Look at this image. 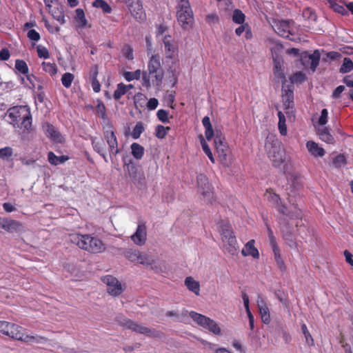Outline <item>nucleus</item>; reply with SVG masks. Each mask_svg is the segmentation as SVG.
<instances>
[{"label": "nucleus", "instance_id": "obj_1", "mask_svg": "<svg viewBox=\"0 0 353 353\" xmlns=\"http://www.w3.org/2000/svg\"><path fill=\"white\" fill-rule=\"evenodd\" d=\"M162 59L159 54H152L148 59L147 70L142 72V85L146 89L159 88L164 78Z\"/></svg>", "mask_w": 353, "mask_h": 353}, {"label": "nucleus", "instance_id": "obj_2", "mask_svg": "<svg viewBox=\"0 0 353 353\" xmlns=\"http://www.w3.org/2000/svg\"><path fill=\"white\" fill-rule=\"evenodd\" d=\"M6 117L10 119L9 123L15 128L22 130L23 132H30L32 130V118L30 108L28 105H16L10 108Z\"/></svg>", "mask_w": 353, "mask_h": 353}, {"label": "nucleus", "instance_id": "obj_3", "mask_svg": "<svg viewBox=\"0 0 353 353\" xmlns=\"http://www.w3.org/2000/svg\"><path fill=\"white\" fill-rule=\"evenodd\" d=\"M97 114L102 118L104 121L102 125L103 139L108 146V152L110 157L117 156L120 150L118 148V141L114 126L111 121L107 119L106 108L105 105L100 102L96 107Z\"/></svg>", "mask_w": 353, "mask_h": 353}, {"label": "nucleus", "instance_id": "obj_4", "mask_svg": "<svg viewBox=\"0 0 353 353\" xmlns=\"http://www.w3.org/2000/svg\"><path fill=\"white\" fill-rule=\"evenodd\" d=\"M70 239L73 244L89 253L99 254L105 250L103 242L91 234H73L70 235Z\"/></svg>", "mask_w": 353, "mask_h": 353}, {"label": "nucleus", "instance_id": "obj_5", "mask_svg": "<svg viewBox=\"0 0 353 353\" xmlns=\"http://www.w3.org/2000/svg\"><path fill=\"white\" fill-rule=\"evenodd\" d=\"M265 150L274 166H279L285 160V150L281 141L274 134H268L265 139Z\"/></svg>", "mask_w": 353, "mask_h": 353}, {"label": "nucleus", "instance_id": "obj_6", "mask_svg": "<svg viewBox=\"0 0 353 353\" xmlns=\"http://www.w3.org/2000/svg\"><path fill=\"white\" fill-rule=\"evenodd\" d=\"M176 19L183 30H188L192 27L194 15L189 0H178Z\"/></svg>", "mask_w": 353, "mask_h": 353}, {"label": "nucleus", "instance_id": "obj_7", "mask_svg": "<svg viewBox=\"0 0 353 353\" xmlns=\"http://www.w3.org/2000/svg\"><path fill=\"white\" fill-rule=\"evenodd\" d=\"M116 321L118 324L123 327L129 329L139 334H144L149 337L159 338L162 335V333L160 331L145 327L141 324H139L137 322L121 316H117Z\"/></svg>", "mask_w": 353, "mask_h": 353}, {"label": "nucleus", "instance_id": "obj_8", "mask_svg": "<svg viewBox=\"0 0 353 353\" xmlns=\"http://www.w3.org/2000/svg\"><path fill=\"white\" fill-rule=\"evenodd\" d=\"M220 234L223 243V248L231 255L238 253L239 246L230 224L225 223L221 225Z\"/></svg>", "mask_w": 353, "mask_h": 353}, {"label": "nucleus", "instance_id": "obj_9", "mask_svg": "<svg viewBox=\"0 0 353 353\" xmlns=\"http://www.w3.org/2000/svg\"><path fill=\"white\" fill-rule=\"evenodd\" d=\"M23 330L24 329L22 327L13 323V327L12 328H8V331L9 333L7 334L6 336L26 343H41L46 341V339L43 336L25 334L23 333Z\"/></svg>", "mask_w": 353, "mask_h": 353}, {"label": "nucleus", "instance_id": "obj_10", "mask_svg": "<svg viewBox=\"0 0 353 353\" xmlns=\"http://www.w3.org/2000/svg\"><path fill=\"white\" fill-rule=\"evenodd\" d=\"M196 183L198 192L203 196L204 200L208 203H212L215 200L214 193L208 177L203 174H199L196 176Z\"/></svg>", "mask_w": 353, "mask_h": 353}, {"label": "nucleus", "instance_id": "obj_11", "mask_svg": "<svg viewBox=\"0 0 353 353\" xmlns=\"http://www.w3.org/2000/svg\"><path fill=\"white\" fill-rule=\"evenodd\" d=\"M189 314L190 316L192 319V320L194 322H196L199 325L203 327L205 329L208 330L210 332H212L216 335L221 334V328L214 320L194 311H191Z\"/></svg>", "mask_w": 353, "mask_h": 353}, {"label": "nucleus", "instance_id": "obj_12", "mask_svg": "<svg viewBox=\"0 0 353 353\" xmlns=\"http://www.w3.org/2000/svg\"><path fill=\"white\" fill-rule=\"evenodd\" d=\"M215 154L219 161L225 167H230L232 165V160L231 157V151L226 141L214 143Z\"/></svg>", "mask_w": 353, "mask_h": 353}, {"label": "nucleus", "instance_id": "obj_13", "mask_svg": "<svg viewBox=\"0 0 353 353\" xmlns=\"http://www.w3.org/2000/svg\"><path fill=\"white\" fill-rule=\"evenodd\" d=\"M202 124L205 128V135L208 141H210L213 137H214V143L226 141L225 135L220 129L213 130L210 119L208 116L203 118Z\"/></svg>", "mask_w": 353, "mask_h": 353}, {"label": "nucleus", "instance_id": "obj_14", "mask_svg": "<svg viewBox=\"0 0 353 353\" xmlns=\"http://www.w3.org/2000/svg\"><path fill=\"white\" fill-rule=\"evenodd\" d=\"M265 196L267 197V199L270 203H271L274 208L280 212L281 214L285 215L287 217H289L290 219H292V215L287 213V208L283 204L281 197L279 194H276L274 192V190L272 188H268L266 190Z\"/></svg>", "mask_w": 353, "mask_h": 353}, {"label": "nucleus", "instance_id": "obj_15", "mask_svg": "<svg viewBox=\"0 0 353 353\" xmlns=\"http://www.w3.org/2000/svg\"><path fill=\"white\" fill-rule=\"evenodd\" d=\"M127 3L130 12L136 20L143 21L145 19L146 15L141 0H128Z\"/></svg>", "mask_w": 353, "mask_h": 353}, {"label": "nucleus", "instance_id": "obj_16", "mask_svg": "<svg viewBox=\"0 0 353 353\" xmlns=\"http://www.w3.org/2000/svg\"><path fill=\"white\" fill-rule=\"evenodd\" d=\"M102 281L107 285L108 292L112 296H118L123 292L121 283L117 278L106 275L102 278Z\"/></svg>", "mask_w": 353, "mask_h": 353}, {"label": "nucleus", "instance_id": "obj_17", "mask_svg": "<svg viewBox=\"0 0 353 353\" xmlns=\"http://www.w3.org/2000/svg\"><path fill=\"white\" fill-rule=\"evenodd\" d=\"M279 223L283 238L285 241L286 243L291 248L296 246V243L292 232V228L290 225L287 219L283 218L281 220Z\"/></svg>", "mask_w": 353, "mask_h": 353}, {"label": "nucleus", "instance_id": "obj_18", "mask_svg": "<svg viewBox=\"0 0 353 353\" xmlns=\"http://www.w3.org/2000/svg\"><path fill=\"white\" fill-rule=\"evenodd\" d=\"M293 85H288L287 88H283L282 90V100L283 103L285 113L289 116L290 111V110L294 108V91Z\"/></svg>", "mask_w": 353, "mask_h": 353}, {"label": "nucleus", "instance_id": "obj_19", "mask_svg": "<svg viewBox=\"0 0 353 353\" xmlns=\"http://www.w3.org/2000/svg\"><path fill=\"white\" fill-rule=\"evenodd\" d=\"M132 241L137 245H143L147 239L146 225L143 223H139L136 232L130 236Z\"/></svg>", "mask_w": 353, "mask_h": 353}, {"label": "nucleus", "instance_id": "obj_20", "mask_svg": "<svg viewBox=\"0 0 353 353\" xmlns=\"http://www.w3.org/2000/svg\"><path fill=\"white\" fill-rule=\"evenodd\" d=\"M321 58V54L319 50H314L312 54H308L307 52H304L301 55V61L303 65L305 64V62L310 61V68L314 72L319 64Z\"/></svg>", "mask_w": 353, "mask_h": 353}, {"label": "nucleus", "instance_id": "obj_21", "mask_svg": "<svg viewBox=\"0 0 353 353\" xmlns=\"http://www.w3.org/2000/svg\"><path fill=\"white\" fill-rule=\"evenodd\" d=\"M2 229L8 232H19L23 230V225L19 221L4 219L1 225Z\"/></svg>", "mask_w": 353, "mask_h": 353}, {"label": "nucleus", "instance_id": "obj_22", "mask_svg": "<svg viewBox=\"0 0 353 353\" xmlns=\"http://www.w3.org/2000/svg\"><path fill=\"white\" fill-rule=\"evenodd\" d=\"M165 53L167 59H172L174 57L177 52V46L171 41V37L170 35L165 36L163 40Z\"/></svg>", "mask_w": 353, "mask_h": 353}, {"label": "nucleus", "instance_id": "obj_23", "mask_svg": "<svg viewBox=\"0 0 353 353\" xmlns=\"http://www.w3.org/2000/svg\"><path fill=\"white\" fill-rule=\"evenodd\" d=\"M290 23L288 21L282 20L274 23V31L281 37L288 38L290 34Z\"/></svg>", "mask_w": 353, "mask_h": 353}, {"label": "nucleus", "instance_id": "obj_24", "mask_svg": "<svg viewBox=\"0 0 353 353\" xmlns=\"http://www.w3.org/2000/svg\"><path fill=\"white\" fill-rule=\"evenodd\" d=\"M93 150L103 158L105 162L108 161L106 157V147L103 140H99L97 137L90 138Z\"/></svg>", "mask_w": 353, "mask_h": 353}, {"label": "nucleus", "instance_id": "obj_25", "mask_svg": "<svg viewBox=\"0 0 353 353\" xmlns=\"http://www.w3.org/2000/svg\"><path fill=\"white\" fill-rule=\"evenodd\" d=\"M257 305L259 310V313L262 319V321L268 324L270 322V314L269 312V308L265 302V301L261 297L259 296L257 299Z\"/></svg>", "mask_w": 353, "mask_h": 353}, {"label": "nucleus", "instance_id": "obj_26", "mask_svg": "<svg viewBox=\"0 0 353 353\" xmlns=\"http://www.w3.org/2000/svg\"><path fill=\"white\" fill-rule=\"evenodd\" d=\"M254 244L255 241L254 239L250 240L241 250L242 255L243 256H251L254 259H258L259 258V252L258 249L254 246Z\"/></svg>", "mask_w": 353, "mask_h": 353}, {"label": "nucleus", "instance_id": "obj_27", "mask_svg": "<svg viewBox=\"0 0 353 353\" xmlns=\"http://www.w3.org/2000/svg\"><path fill=\"white\" fill-rule=\"evenodd\" d=\"M306 148L310 154L314 157H322L325 154V150L313 141H307Z\"/></svg>", "mask_w": 353, "mask_h": 353}, {"label": "nucleus", "instance_id": "obj_28", "mask_svg": "<svg viewBox=\"0 0 353 353\" xmlns=\"http://www.w3.org/2000/svg\"><path fill=\"white\" fill-rule=\"evenodd\" d=\"M242 299H243L244 307L245 308V311H246V313H247V315H248V319H249V326H250V328L251 330H253L254 327V316H253V314H252V312H251V311L250 310V307H249V303H250L249 297H248V296L247 295V294L245 292H242Z\"/></svg>", "mask_w": 353, "mask_h": 353}, {"label": "nucleus", "instance_id": "obj_29", "mask_svg": "<svg viewBox=\"0 0 353 353\" xmlns=\"http://www.w3.org/2000/svg\"><path fill=\"white\" fill-rule=\"evenodd\" d=\"M185 285L187 288L194 293L196 295L200 294V284L198 281L194 280L192 276H188L185 279Z\"/></svg>", "mask_w": 353, "mask_h": 353}, {"label": "nucleus", "instance_id": "obj_30", "mask_svg": "<svg viewBox=\"0 0 353 353\" xmlns=\"http://www.w3.org/2000/svg\"><path fill=\"white\" fill-rule=\"evenodd\" d=\"M272 249L278 268L281 272H285L286 270V265L282 259L281 250L279 246L276 245L275 247H272Z\"/></svg>", "mask_w": 353, "mask_h": 353}, {"label": "nucleus", "instance_id": "obj_31", "mask_svg": "<svg viewBox=\"0 0 353 353\" xmlns=\"http://www.w3.org/2000/svg\"><path fill=\"white\" fill-rule=\"evenodd\" d=\"M68 159L69 157L65 155L58 157L53 152H49L48 153V160L49 163L53 165H57L63 163Z\"/></svg>", "mask_w": 353, "mask_h": 353}, {"label": "nucleus", "instance_id": "obj_32", "mask_svg": "<svg viewBox=\"0 0 353 353\" xmlns=\"http://www.w3.org/2000/svg\"><path fill=\"white\" fill-rule=\"evenodd\" d=\"M130 148L132 155L136 159H141L144 154V148L137 143H132Z\"/></svg>", "mask_w": 353, "mask_h": 353}, {"label": "nucleus", "instance_id": "obj_33", "mask_svg": "<svg viewBox=\"0 0 353 353\" xmlns=\"http://www.w3.org/2000/svg\"><path fill=\"white\" fill-rule=\"evenodd\" d=\"M319 136L321 141L327 143L333 144L335 142L334 137L330 134L327 128H324L319 131Z\"/></svg>", "mask_w": 353, "mask_h": 353}, {"label": "nucleus", "instance_id": "obj_34", "mask_svg": "<svg viewBox=\"0 0 353 353\" xmlns=\"http://www.w3.org/2000/svg\"><path fill=\"white\" fill-rule=\"evenodd\" d=\"M277 115L279 117L278 128L279 132L282 136H285L288 133L285 117L281 111H279Z\"/></svg>", "mask_w": 353, "mask_h": 353}, {"label": "nucleus", "instance_id": "obj_35", "mask_svg": "<svg viewBox=\"0 0 353 353\" xmlns=\"http://www.w3.org/2000/svg\"><path fill=\"white\" fill-rule=\"evenodd\" d=\"M26 79L24 77H21V83L24 84L26 86L28 87L30 89H35L36 88V81H37V77L31 74H26Z\"/></svg>", "mask_w": 353, "mask_h": 353}, {"label": "nucleus", "instance_id": "obj_36", "mask_svg": "<svg viewBox=\"0 0 353 353\" xmlns=\"http://www.w3.org/2000/svg\"><path fill=\"white\" fill-rule=\"evenodd\" d=\"M274 74L276 77L285 79V76L282 68V63L280 60L274 59Z\"/></svg>", "mask_w": 353, "mask_h": 353}, {"label": "nucleus", "instance_id": "obj_37", "mask_svg": "<svg viewBox=\"0 0 353 353\" xmlns=\"http://www.w3.org/2000/svg\"><path fill=\"white\" fill-rule=\"evenodd\" d=\"M12 154L13 150L11 147L7 146L0 148V159L7 161H12Z\"/></svg>", "mask_w": 353, "mask_h": 353}, {"label": "nucleus", "instance_id": "obj_38", "mask_svg": "<svg viewBox=\"0 0 353 353\" xmlns=\"http://www.w3.org/2000/svg\"><path fill=\"white\" fill-rule=\"evenodd\" d=\"M92 6L95 8H101L103 12L109 14L112 12L110 6L104 0H95L92 3Z\"/></svg>", "mask_w": 353, "mask_h": 353}, {"label": "nucleus", "instance_id": "obj_39", "mask_svg": "<svg viewBox=\"0 0 353 353\" xmlns=\"http://www.w3.org/2000/svg\"><path fill=\"white\" fill-rule=\"evenodd\" d=\"M200 141H201V147H202V149H203V152L208 157V158L210 159V161L212 163H215V159H214V157L213 156V154H212V151H211L208 144L206 143L205 139L203 137V136L200 137Z\"/></svg>", "mask_w": 353, "mask_h": 353}, {"label": "nucleus", "instance_id": "obj_40", "mask_svg": "<svg viewBox=\"0 0 353 353\" xmlns=\"http://www.w3.org/2000/svg\"><path fill=\"white\" fill-rule=\"evenodd\" d=\"M15 68L21 74H28L29 72L28 66L25 61L17 59L15 61Z\"/></svg>", "mask_w": 353, "mask_h": 353}, {"label": "nucleus", "instance_id": "obj_41", "mask_svg": "<svg viewBox=\"0 0 353 353\" xmlns=\"http://www.w3.org/2000/svg\"><path fill=\"white\" fill-rule=\"evenodd\" d=\"M353 70V62L349 57H345L340 68V72L347 73Z\"/></svg>", "mask_w": 353, "mask_h": 353}, {"label": "nucleus", "instance_id": "obj_42", "mask_svg": "<svg viewBox=\"0 0 353 353\" xmlns=\"http://www.w3.org/2000/svg\"><path fill=\"white\" fill-rule=\"evenodd\" d=\"M145 127L141 121H139L136 123L133 128L131 136L134 139H137L140 137L141 134L144 132Z\"/></svg>", "mask_w": 353, "mask_h": 353}, {"label": "nucleus", "instance_id": "obj_43", "mask_svg": "<svg viewBox=\"0 0 353 353\" xmlns=\"http://www.w3.org/2000/svg\"><path fill=\"white\" fill-rule=\"evenodd\" d=\"M127 92V86L123 83L117 85V89L114 90L113 97L115 100H119Z\"/></svg>", "mask_w": 353, "mask_h": 353}, {"label": "nucleus", "instance_id": "obj_44", "mask_svg": "<svg viewBox=\"0 0 353 353\" xmlns=\"http://www.w3.org/2000/svg\"><path fill=\"white\" fill-rule=\"evenodd\" d=\"M51 14L52 17L59 21L61 24H64L65 23V14L62 9H54L52 10Z\"/></svg>", "mask_w": 353, "mask_h": 353}, {"label": "nucleus", "instance_id": "obj_45", "mask_svg": "<svg viewBox=\"0 0 353 353\" xmlns=\"http://www.w3.org/2000/svg\"><path fill=\"white\" fill-rule=\"evenodd\" d=\"M134 185L139 190H145L147 188L146 180L145 174L138 176L134 180L132 181Z\"/></svg>", "mask_w": 353, "mask_h": 353}, {"label": "nucleus", "instance_id": "obj_46", "mask_svg": "<svg viewBox=\"0 0 353 353\" xmlns=\"http://www.w3.org/2000/svg\"><path fill=\"white\" fill-rule=\"evenodd\" d=\"M142 75V72L141 70L138 69L134 72H125L123 73V77L128 81H131L132 80H139Z\"/></svg>", "mask_w": 353, "mask_h": 353}, {"label": "nucleus", "instance_id": "obj_47", "mask_svg": "<svg viewBox=\"0 0 353 353\" xmlns=\"http://www.w3.org/2000/svg\"><path fill=\"white\" fill-rule=\"evenodd\" d=\"M74 79V76L73 74H72L70 72H65L63 74L61 81L62 85L65 88H69L71 86Z\"/></svg>", "mask_w": 353, "mask_h": 353}, {"label": "nucleus", "instance_id": "obj_48", "mask_svg": "<svg viewBox=\"0 0 353 353\" xmlns=\"http://www.w3.org/2000/svg\"><path fill=\"white\" fill-rule=\"evenodd\" d=\"M245 16L243 12L239 9L234 10L232 15V20L235 23L243 24Z\"/></svg>", "mask_w": 353, "mask_h": 353}, {"label": "nucleus", "instance_id": "obj_49", "mask_svg": "<svg viewBox=\"0 0 353 353\" xmlns=\"http://www.w3.org/2000/svg\"><path fill=\"white\" fill-rule=\"evenodd\" d=\"M138 263L144 265H150L153 264L154 259L150 255L140 252Z\"/></svg>", "mask_w": 353, "mask_h": 353}, {"label": "nucleus", "instance_id": "obj_50", "mask_svg": "<svg viewBox=\"0 0 353 353\" xmlns=\"http://www.w3.org/2000/svg\"><path fill=\"white\" fill-rule=\"evenodd\" d=\"M43 70L50 74L51 76L57 74V68L55 63L43 62L42 63Z\"/></svg>", "mask_w": 353, "mask_h": 353}, {"label": "nucleus", "instance_id": "obj_51", "mask_svg": "<svg viewBox=\"0 0 353 353\" xmlns=\"http://www.w3.org/2000/svg\"><path fill=\"white\" fill-rule=\"evenodd\" d=\"M76 20L80 23L81 26L84 27L87 24V20L85 17V13L83 9L77 8L75 10Z\"/></svg>", "mask_w": 353, "mask_h": 353}, {"label": "nucleus", "instance_id": "obj_52", "mask_svg": "<svg viewBox=\"0 0 353 353\" xmlns=\"http://www.w3.org/2000/svg\"><path fill=\"white\" fill-rule=\"evenodd\" d=\"M346 163V158L343 154H338L332 160V164L336 168H339L343 165H345Z\"/></svg>", "mask_w": 353, "mask_h": 353}, {"label": "nucleus", "instance_id": "obj_53", "mask_svg": "<svg viewBox=\"0 0 353 353\" xmlns=\"http://www.w3.org/2000/svg\"><path fill=\"white\" fill-rule=\"evenodd\" d=\"M140 252L129 250L125 252L124 255L131 262H138Z\"/></svg>", "mask_w": 353, "mask_h": 353}, {"label": "nucleus", "instance_id": "obj_54", "mask_svg": "<svg viewBox=\"0 0 353 353\" xmlns=\"http://www.w3.org/2000/svg\"><path fill=\"white\" fill-rule=\"evenodd\" d=\"M301 330H302V332L305 338L306 343L309 345H314V339H313L312 335L310 334L309 330H307V325L305 323H303L301 325Z\"/></svg>", "mask_w": 353, "mask_h": 353}, {"label": "nucleus", "instance_id": "obj_55", "mask_svg": "<svg viewBox=\"0 0 353 353\" xmlns=\"http://www.w3.org/2000/svg\"><path fill=\"white\" fill-rule=\"evenodd\" d=\"M128 172L130 179L134 180L138 176L143 174V172H139L137 168L134 165H128Z\"/></svg>", "mask_w": 353, "mask_h": 353}, {"label": "nucleus", "instance_id": "obj_56", "mask_svg": "<svg viewBox=\"0 0 353 353\" xmlns=\"http://www.w3.org/2000/svg\"><path fill=\"white\" fill-rule=\"evenodd\" d=\"M305 74L303 72H296L290 78L292 83H303L305 80Z\"/></svg>", "mask_w": 353, "mask_h": 353}, {"label": "nucleus", "instance_id": "obj_57", "mask_svg": "<svg viewBox=\"0 0 353 353\" xmlns=\"http://www.w3.org/2000/svg\"><path fill=\"white\" fill-rule=\"evenodd\" d=\"M123 54L124 57L128 60H132L134 59L133 49L128 45L125 44L123 48Z\"/></svg>", "mask_w": 353, "mask_h": 353}, {"label": "nucleus", "instance_id": "obj_58", "mask_svg": "<svg viewBox=\"0 0 353 353\" xmlns=\"http://www.w3.org/2000/svg\"><path fill=\"white\" fill-rule=\"evenodd\" d=\"M47 132L50 135V137L55 141H57L59 137H60L59 132L55 129V128L51 125H47Z\"/></svg>", "mask_w": 353, "mask_h": 353}, {"label": "nucleus", "instance_id": "obj_59", "mask_svg": "<svg viewBox=\"0 0 353 353\" xmlns=\"http://www.w3.org/2000/svg\"><path fill=\"white\" fill-rule=\"evenodd\" d=\"M157 117L158 119L160 121H161L162 123H169L168 112V111L163 110V109H160L157 112Z\"/></svg>", "mask_w": 353, "mask_h": 353}, {"label": "nucleus", "instance_id": "obj_60", "mask_svg": "<svg viewBox=\"0 0 353 353\" xmlns=\"http://www.w3.org/2000/svg\"><path fill=\"white\" fill-rule=\"evenodd\" d=\"M265 225L267 228L268 235L269 237L270 244L271 248L278 245V244L276 243V238L274 235V232H273L272 230L271 229L270 226L269 225V224L267 222L265 223Z\"/></svg>", "mask_w": 353, "mask_h": 353}, {"label": "nucleus", "instance_id": "obj_61", "mask_svg": "<svg viewBox=\"0 0 353 353\" xmlns=\"http://www.w3.org/2000/svg\"><path fill=\"white\" fill-rule=\"evenodd\" d=\"M303 17L308 20H316V15L314 10L310 8H306L303 10Z\"/></svg>", "mask_w": 353, "mask_h": 353}, {"label": "nucleus", "instance_id": "obj_62", "mask_svg": "<svg viewBox=\"0 0 353 353\" xmlns=\"http://www.w3.org/2000/svg\"><path fill=\"white\" fill-rule=\"evenodd\" d=\"M37 51L39 57L43 59H48L50 57V53L48 50L45 47L41 45L37 47Z\"/></svg>", "mask_w": 353, "mask_h": 353}, {"label": "nucleus", "instance_id": "obj_63", "mask_svg": "<svg viewBox=\"0 0 353 353\" xmlns=\"http://www.w3.org/2000/svg\"><path fill=\"white\" fill-rule=\"evenodd\" d=\"M13 327V323L6 321H0V332L3 334L6 335L8 334V328H12Z\"/></svg>", "mask_w": 353, "mask_h": 353}, {"label": "nucleus", "instance_id": "obj_64", "mask_svg": "<svg viewBox=\"0 0 353 353\" xmlns=\"http://www.w3.org/2000/svg\"><path fill=\"white\" fill-rule=\"evenodd\" d=\"M155 136L159 139H164L166 137V132L165 131V126L158 125L155 128Z\"/></svg>", "mask_w": 353, "mask_h": 353}]
</instances>
